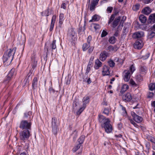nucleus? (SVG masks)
<instances>
[{"instance_id":"f257e3e1","label":"nucleus","mask_w":155,"mask_h":155,"mask_svg":"<svg viewBox=\"0 0 155 155\" xmlns=\"http://www.w3.org/2000/svg\"><path fill=\"white\" fill-rule=\"evenodd\" d=\"M99 121L101 123V127L104 128L106 133H110L112 130V126L110 123V120L102 115H99Z\"/></svg>"},{"instance_id":"f03ea898","label":"nucleus","mask_w":155,"mask_h":155,"mask_svg":"<svg viewBox=\"0 0 155 155\" xmlns=\"http://www.w3.org/2000/svg\"><path fill=\"white\" fill-rule=\"evenodd\" d=\"M16 48L10 49L7 50L3 56V62L6 66L9 65L13 60V56L15 52Z\"/></svg>"},{"instance_id":"7ed1b4c3","label":"nucleus","mask_w":155,"mask_h":155,"mask_svg":"<svg viewBox=\"0 0 155 155\" xmlns=\"http://www.w3.org/2000/svg\"><path fill=\"white\" fill-rule=\"evenodd\" d=\"M135 69L133 64L130 67L129 70H125L123 72V78L125 81H128L130 78L131 74H132Z\"/></svg>"},{"instance_id":"20e7f679","label":"nucleus","mask_w":155,"mask_h":155,"mask_svg":"<svg viewBox=\"0 0 155 155\" xmlns=\"http://www.w3.org/2000/svg\"><path fill=\"white\" fill-rule=\"evenodd\" d=\"M31 130H24L19 133V137L21 140L24 141L30 137Z\"/></svg>"},{"instance_id":"39448f33","label":"nucleus","mask_w":155,"mask_h":155,"mask_svg":"<svg viewBox=\"0 0 155 155\" xmlns=\"http://www.w3.org/2000/svg\"><path fill=\"white\" fill-rule=\"evenodd\" d=\"M31 125L30 121L23 120L20 122L19 127L22 130H31Z\"/></svg>"},{"instance_id":"423d86ee","label":"nucleus","mask_w":155,"mask_h":155,"mask_svg":"<svg viewBox=\"0 0 155 155\" xmlns=\"http://www.w3.org/2000/svg\"><path fill=\"white\" fill-rule=\"evenodd\" d=\"M89 97L88 96H87L83 97L82 100L83 105L82 107H81L79 109V110L77 111V114L79 115L81 113L86 107L87 104L89 103Z\"/></svg>"},{"instance_id":"0eeeda50","label":"nucleus","mask_w":155,"mask_h":155,"mask_svg":"<svg viewBox=\"0 0 155 155\" xmlns=\"http://www.w3.org/2000/svg\"><path fill=\"white\" fill-rule=\"evenodd\" d=\"M57 120L55 117H53L52 119L51 128L54 134H56L58 130L57 125Z\"/></svg>"},{"instance_id":"6e6552de","label":"nucleus","mask_w":155,"mask_h":155,"mask_svg":"<svg viewBox=\"0 0 155 155\" xmlns=\"http://www.w3.org/2000/svg\"><path fill=\"white\" fill-rule=\"evenodd\" d=\"M131 115L134 120L137 123H140L142 121V118L137 115L135 113H131Z\"/></svg>"},{"instance_id":"1a4fd4ad","label":"nucleus","mask_w":155,"mask_h":155,"mask_svg":"<svg viewBox=\"0 0 155 155\" xmlns=\"http://www.w3.org/2000/svg\"><path fill=\"white\" fill-rule=\"evenodd\" d=\"M144 32L141 31L136 32L133 35V37L134 38L138 39L141 38L144 36Z\"/></svg>"},{"instance_id":"9d476101","label":"nucleus","mask_w":155,"mask_h":155,"mask_svg":"<svg viewBox=\"0 0 155 155\" xmlns=\"http://www.w3.org/2000/svg\"><path fill=\"white\" fill-rule=\"evenodd\" d=\"M143 46V43L142 41H136L134 44V47L137 49H141Z\"/></svg>"},{"instance_id":"9b49d317","label":"nucleus","mask_w":155,"mask_h":155,"mask_svg":"<svg viewBox=\"0 0 155 155\" xmlns=\"http://www.w3.org/2000/svg\"><path fill=\"white\" fill-rule=\"evenodd\" d=\"M123 100L125 102L130 101L132 99V96L129 93H127L124 95L122 97Z\"/></svg>"},{"instance_id":"f8f14e48","label":"nucleus","mask_w":155,"mask_h":155,"mask_svg":"<svg viewBox=\"0 0 155 155\" xmlns=\"http://www.w3.org/2000/svg\"><path fill=\"white\" fill-rule=\"evenodd\" d=\"M109 68L106 65H104L102 71V74L103 76L108 75L109 74Z\"/></svg>"},{"instance_id":"ddd939ff","label":"nucleus","mask_w":155,"mask_h":155,"mask_svg":"<svg viewBox=\"0 0 155 155\" xmlns=\"http://www.w3.org/2000/svg\"><path fill=\"white\" fill-rule=\"evenodd\" d=\"M99 0H93L91 3L90 6V10L92 11L94 9L95 7L97 5Z\"/></svg>"},{"instance_id":"4468645a","label":"nucleus","mask_w":155,"mask_h":155,"mask_svg":"<svg viewBox=\"0 0 155 155\" xmlns=\"http://www.w3.org/2000/svg\"><path fill=\"white\" fill-rule=\"evenodd\" d=\"M108 55V53L105 51H103L100 54L99 59L102 61H104Z\"/></svg>"},{"instance_id":"2eb2a0df","label":"nucleus","mask_w":155,"mask_h":155,"mask_svg":"<svg viewBox=\"0 0 155 155\" xmlns=\"http://www.w3.org/2000/svg\"><path fill=\"white\" fill-rule=\"evenodd\" d=\"M95 64L94 68L96 69H98L102 65V62L98 59L95 60Z\"/></svg>"},{"instance_id":"dca6fc26","label":"nucleus","mask_w":155,"mask_h":155,"mask_svg":"<svg viewBox=\"0 0 155 155\" xmlns=\"http://www.w3.org/2000/svg\"><path fill=\"white\" fill-rule=\"evenodd\" d=\"M120 19L121 18L120 16H119L115 19L112 23V26L113 28H115L118 25L120 22Z\"/></svg>"},{"instance_id":"f3484780","label":"nucleus","mask_w":155,"mask_h":155,"mask_svg":"<svg viewBox=\"0 0 155 155\" xmlns=\"http://www.w3.org/2000/svg\"><path fill=\"white\" fill-rule=\"evenodd\" d=\"M59 19L58 22V26L59 27H61L62 24L64 20V15L62 13L60 14L59 15Z\"/></svg>"},{"instance_id":"a211bd4d","label":"nucleus","mask_w":155,"mask_h":155,"mask_svg":"<svg viewBox=\"0 0 155 155\" xmlns=\"http://www.w3.org/2000/svg\"><path fill=\"white\" fill-rule=\"evenodd\" d=\"M56 19V16L55 15H54L51 19V23L50 25V31H51L54 28V23L55 22V21Z\"/></svg>"},{"instance_id":"6ab92c4d","label":"nucleus","mask_w":155,"mask_h":155,"mask_svg":"<svg viewBox=\"0 0 155 155\" xmlns=\"http://www.w3.org/2000/svg\"><path fill=\"white\" fill-rule=\"evenodd\" d=\"M86 23L85 21L84 24V25L83 27L81 26H80L79 28H78V34L79 35H81L83 32L84 31V30H85V26L86 25Z\"/></svg>"},{"instance_id":"aec40b11","label":"nucleus","mask_w":155,"mask_h":155,"mask_svg":"<svg viewBox=\"0 0 155 155\" xmlns=\"http://www.w3.org/2000/svg\"><path fill=\"white\" fill-rule=\"evenodd\" d=\"M31 65L32 67V68L34 69L37 65V60L36 59L35 57H32L31 58Z\"/></svg>"},{"instance_id":"412c9836","label":"nucleus","mask_w":155,"mask_h":155,"mask_svg":"<svg viewBox=\"0 0 155 155\" xmlns=\"http://www.w3.org/2000/svg\"><path fill=\"white\" fill-rule=\"evenodd\" d=\"M142 12L143 13L146 15H148L151 12V10L149 7H147L143 9Z\"/></svg>"},{"instance_id":"4be33fe9","label":"nucleus","mask_w":155,"mask_h":155,"mask_svg":"<svg viewBox=\"0 0 155 155\" xmlns=\"http://www.w3.org/2000/svg\"><path fill=\"white\" fill-rule=\"evenodd\" d=\"M123 24L121 25H119L117 28L116 29V31L114 34V35L116 37H118L119 35V31H120L123 26Z\"/></svg>"},{"instance_id":"5701e85b","label":"nucleus","mask_w":155,"mask_h":155,"mask_svg":"<svg viewBox=\"0 0 155 155\" xmlns=\"http://www.w3.org/2000/svg\"><path fill=\"white\" fill-rule=\"evenodd\" d=\"M38 79L37 78H35L32 81V88L35 89L37 86L38 84Z\"/></svg>"},{"instance_id":"b1692460","label":"nucleus","mask_w":155,"mask_h":155,"mask_svg":"<svg viewBox=\"0 0 155 155\" xmlns=\"http://www.w3.org/2000/svg\"><path fill=\"white\" fill-rule=\"evenodd\" d=\"M140 71L143 74H145L147 71V69L145 66H141L140 68Z\"/></svg>"},{"instance_id":"393cba45","label":"nucleus","mask_w":155,"mask_h":155,"mask_svg":"<svg viewBox=\"0 0 155 155\" xmlns=\"http://www.w3.org/2000/svg\"><path fill=\"white\" fill-rule=\"evenodd\" d=\"M140 21L142 23H144L146 22L147 21V18L143 15H140L139 17Z\"/></svg>"},{"instance_id":"a878e982","label":"nucleus","mask_w":155,"mask_h":155,"mask_svg":"<svg viewBox=\"0 0 155 155\" xmlns=\"http://www.w3.org/2000/svg\"><path fill=\"white\" fill-rule=\"evenodd\" d=\"M150 22L151 23H155V13L151 14L149 18Z\"/></svg>"},{"instance_id":"bb28decb","label":"nucleus","mask_w":155,"mask_h":155,"mask_svg":"<svg viewBox=\"0 0 155 155\" xmlns=\"http://www.w3.org/2000/svg\"><path fill=\"white\" fill-rule=\"evenodd\" d=\"M100 19V17L97 15H95L92 18V19L89 21V22H92L95 21H97Z\"/></svg>"},{"instance_id":"cd10ccee","label":"nucleus","mask_w":155,"mask_h":155,"mask_svg":"<svg viewBox=\"0 0 155 155\" xmlns=\"http://www.w3.org/2000/svg\"><path fill=\"white\" fill-rule=\"evenodd\" d=\"M114 61L115 62H117L118 64H120L122 65L124 62V60L123 59L119 58H115Z\"/></svg>"},{"instance_id":"c85d7f7f","label":"nucleus","mask_w":155,"mask_h":155,"mask_svg":"<svg viewBox=\"0 0 155 155\" xmlns=\"http://www.w3.org/2000/svg\"><path fill=\"white\" fill-rule=\"evenodd\" d=\"M108 48L109 51H110L115 52L118 49L117 48L116 46H109Z\"/></svg>"},{"instance_id":"c756f323","label":"nucleus","mask_w":155,"mask_h":155,"mask_svg":"<svg viewBox=\"0 0 155 155\" xmlns=\"http://www.w3.org/2000/svg\"><path fill=\"white\" fill-rule=\"evenodd\" d=\"M90 46V44H87V43H84L82 46V49L83 51H86Z\"/></svg>"},{"instance_id":"7c9ffc66","label":"nucleus","mask_w":155,"mask_h":155,"mask_svg":"<svg viewBox=\"0 0 155 155\" xmlns=\"http://www.w3.org/2000/svg\"><path fill=\"white\" fill-rule=\"evenodd\" d=\"M129 88L128 86L126 84H124L122 87L120 91V92H124L126 91Z\"/></svg>"},{"instance_id":"2f4dec72","label":"nucleus","mask_w":155,"mask_h":155,"mask_svg":"<svg viewBox=\"0 0 155 155\" xmlns=\"http://www.w3.org/2000/svg\"><path fill=\"white\" fill-rule=\"evenodd\" d=\"M15 68H12L10 71H9V73L8 75L11 77L12 78L13 76L15 74Z\"/></svg>"},{"instance_id":"473e14b6","label":"nucleus","mask_w":155,"mask_h":155,"mask_svg":"<svg viewBox=\"0 0 155 155\" xmlns=\"http://www.w3.org/2000/svg\"><path fill=\"white\" fill-rule=\"evenodd\" d=\"M155 37V32L153 31L150 32L148 33V39H151Z\"/></svg>"},{"instance_id":"72a5a7b5","label":"nucleus","mask_w":155,"mask_h":155,"mask_svg":"<svg viewBox=\"0 0 155 155\" xmlns=\"http://www.w3.org/2000/svg\"><path fill=\"white\" fill-rule=\"evenodd\" d=\"M84 139L85 136H81L78 140L79 144H80L81 145L82 144L84 141Z\"/></svg>"},{"instance_id":"f704fd0d","label":"nucleus","mask_w":155,"mask_h":155,"mask_svg":"<svg viewBox=\"0 0 155 155\" xmlns=\"http://www.w3.org/2000/svg\"><path fill=\"white\" fill-rule=\"evenodd\" d=\"M117 41L116 38L114 36L110 37L109 39V42L111 44H114Z\"/></svg>"},{"instance_id":"c9c22d12","label":"nucleus","mask_w":155,"mask_h":155,"mask_svg":"<svg viewBox=\"0 0 155 155\" xmlns=\"http://www.w3.org/2000/svg\"><path fill=\"white\" fill-rule=\"evenodd\" d=\"M136 80L139 82L143 80V77L140 74L137 75L136 77Z\"/></svg>"},{"instance_id":"e433bc0d","label":"nucleus","mask_w":155,"mask_h":155,"mask_svg":"<svg viewBox=\"0 0 155 155\" xmlns=\"http://www.w3.org/2000/svg\"><path fill=\"white\" fill-rule=\"evenodd\" d=\"M81 145L80 144H78L75 146L73 148L72 151L73 152H76L80 147Z\"/></svg>"},{"instance_id":"4c0bfd02","label":"nucleus","mask_w":155,"mask_h":155,"mask_svg":"<svg viewBox=\"0 0 155 155\" xmlns=\"http://www.w3.org/2000/svg\"><path fill=\"white\" fill-rule=\"evenodd\" d=\"M147 140L150 141L152 143H155V139L150 136H148L147 137Z\"/></svg>"},{"instance_id":"58836bf2","label":"nucleus","mask_w":155,"mask_h":155,"mask_svg":"<svg viewBox=\"0 0 155 155\" xmlns=\"http://www.w3.org/2000/svg\"><path fill=\"white\" fill-rule=\"evenodd\" d=\"M150 54L148 52H146L145 54L142 56V58L144 60L147 59L150 56Z\"/></svg>"},{"instance_id":"ea45409f","label":"nucleus","mask_w":155,"mask_h":155,"mask_svg":"<svg viewBox=\"0 0 155 155\" xmlns=\"http://www.w3.org/2000/svg\"><path fill=\"white\" fill-rule=\"evenodd\" d=\"M109 65L110 67H114L115 64L112 60H110L108 61Z\"/></svg>"},{"instance_id":"a19ab883","label":"nucleus","mask_w":155,"mask_h":155,"mask_svg":"<svg viewBox=\"0 0 155 155\" xmlns=\"http://www.w3.org/2000/svg\"><path fill=\"white\" fill-rule=\"evenodd\" d=\"M56 41L55 40H54L53 41L52 43L51 44V46L52 49H55L56 48Z\"/></svg>"},{"instance_id":"79ce46f5","label":"nucleus","mask_w":155,"mask_h":155,"mask_svg":"<svg viewBox=\"0 0 155 155\" xmlns=\"http://www.w3.org/2000/svg\"><path fill=\"white\" fill-rule=\"evenodd\" d=\"M149 89L151 91H153L155 88V84L151 83L149 84Z\"/></svg>"},{"instance_id":"37998d69","label":"nucleus","mask_w":155,"mask_h":155,"mask_svg":"<svg viewBox=\"0 0 155 155\" xmlns=\"http://www.w3.org/2000/svg\"><path fill=\"white\" fill-rule=\"evenodd\" d=\"M12 78L9 76L8 75L6 77H5V78L4 80V81L6 83H7Z\"/></svg>"},{"instance_id":"c03bdc74","label":"nucleus","mask_w":155,"mask_h":155,"mask_svg":"<svg viewBox=\"0 0 155 155\" xmlns=\"http://www.w3.org/2000/svg\"><path fill=\"white\" fill-rule=\"evenodd\" d=\"M115 18L114 15H112L108 21V24H110L114 20Z\"/></svg>"},{"instance_id":"a18cd8bd","label":"nucleus","mask_w":155,"mask_h":155,"mask_svg":"<svg viewBox=\"0 0 155 155\" xmlns=\"http://www.w3.org/2000/svg\"><path fill=\"white\" fill-rule=\"evenodd\" d=\"M140 7V5L139 4H137L134 6L133 7V9L134 10L137 11L139 9Z\"/></svg>"},{"instance_id":"49530a36","label":"nucleus","mask_w":155,"mask_h":155,"mask_svg":"<svg viewBox=\"0 0 155 155\" xmlns=\"http://www.w3.org/2000/svg\"><path fill=\"white\" fill-rule=\"evenodd\" d=\"M154 95L153 92H149L147 94V97L148 98H150L153 97Z\"/></svg>"},{"instance_id":"de8ad7c7","label":"nucleus","mask_w":155,"mask_h":155,"mask_svg":"<svg viewBox=\"0 0 155 155\" xmlns=\"http://www.w3.org/2000/svg\"><path fill=\"white\" fill-rule=\"evenodd\" d=\"M93 25H94V28L95 29V30H97L98 29H99L100 28V25L98 24H93Z\"/></svg>"},{"instance_id":"09e8293b","label":"nucleus","mask_w":155,"mask_h":155,"mask_svg":"<svg viewBox=\"0 0 155 155\" xmlns=\"http://www.w3.org/2000/svg\"><path fill=\"white\" fill-rule=\"evenodd\" d=\"M113 9V8L111 7H107V12L109 13H110L111 12Z\"/></svg>"},{"instance_id":"8fccbe9b","label":"nucleus","mask_w":155,"mask_h":155,"mask_svg":"<svg viewBox=\"0 0 155 155\" xmlns=\"http://www.w3.org/2000/svg\"><path fill=\"white\" fill-rule=\"evenodd\" d=\"M130 123L133 124L136 127H137L138 125L132 119H129Z\"/></svg>"},{"instance_id":"3c124183","label":"nucleus","mask_w":155,"mask_h":155,"mask_svg":"<svg viewBox=\"0 0 155 155\" xmlns=\"http://www.w3.org/2000/svg\"><path fill=\"white\" fill-rule=\"evenodd\" d=\"M107 32L105 30H103L101 35V37H104L107 35Z\"/></svg>"},{"instance_id":"603ef678","label":"nucleus","mask_w":155,"mask_h":155,"mask_svg":"<svg viewBox=\"0 0 155 155\" xmlns=\"http://www.w3.org/2000/svg\"><path fill=\"white\" fill-rule=\"evenodd\" d=\"M121 107L122 110L123 111L124 115H127V112L125 110V108L122 105H121Z\"/></svg>"},{"instance_id":"864d4df0","label":"nucleus","mask_w":155,"mask_h":155,"mask_svg":"<svg viewBox=\"0 0 155 155\" xmlns=\"http://www.w3.org/2000/svg\"><path fill=\"white\" fill-rule=\"evenodd\" d=\"M130 81L129 82V83L132 85H136V84L135 83L134 81L132 79H130V80H129Z\"/></svg>"},{"instance_id":"5fc2aeb1","label":"nucleus","mask_w":155,"mask_h":155,"mask_svg":"<svg viewBox=\"0 0 155 155\" xmlns=\"http://www.w3.org/2000/svg\"><path fill=\"white\" fill-rule=\"evenodd\" d=\"M109 110L107 108H105L103 112V113L104 114H105L108 115L109 114Z\"/></svg>"},{"instance_id":"6e6d98bb","label":"nucleus","mask_w":155,"mask_h":155,"mask_svg":"<svg viewBox=\"0 0 155 155\" xmlns=\"http://www.w3.org/2000/svg\"><path fill=\"white\" fill-rule=\"evenodd\" d=\"M153 0H143V2L145 4H148L151 2Z\"/></svg>"},{"instance_id":"4d7b16f0","label":"nucleus","mask_w":155,"mask_h":155,"mask_svg":"<svg viewBox=\"0 0 155 155\" xmlns=\"http://www.w3.org/2000/svg\"><path fill=\"white\" fill-rule=\"evenodd\" d=\"M92 37L91 36H89L87 39V44H90V42L91 40Z\"/></svg>"},{"instance_id":"13d9d810","label":"nucleus","mask_w":155,"mask_h":155,"mask_svg":"<svg viewBox=\"0 0 155 155\" xmlns=\"http://www.w3.org/2000/svg\"><path fill=\"white\" fill-rule=\"evenodd\" d=\"M94 49V47L93 46H91L90 47L88 50V52L89 54H91L92 52L93 51V49Z\"/></svg>"},{"instance_id":"bf43d9fd","label":"nucleus","mask_w":155,"mask_h":155,"mask_svg":"<svg viewBox=\"0 0 155 155\" xmlns=\"http://www.w3.org/2000/svg\"><path fill=\"white\" fill-rule=\"evenodd\" d=\"M66 4L65 3H62L61 6V8H63V9H65L66 8Z\"/></svg>"},{"instance_id":"052dcab7","label":"nucleus","mask_w":155,"mask_h":155,"mask_svg":"<svg viewBox=\"0 0 155 155\" xmlns=\"http://www.w3.org/2000/svg\"><path fill=\"white\" fill-rule=\"evenodd\" d=\"M145 145L146 147H147V149L148 150H149L150 146V143L149 142H147L146 143Z\"/></svg>"},{"instance_id":"680f3d73","label":"nucleus","mask_w":155,"mask_h":155,"mask_svg":"<svg viewBox=\"0 0 155 155\" xmlns=\"http://www.w3.org/2000/svg\"><path fill=\"white\" fill-rule=\"evenodd\" d=\"M31 112L29 111V112L28 113H25L24 114V117H28V115H30V114H31Z\"/></svg>"},{"instance_id":"e2e57ef3","label":"nucleus","mask_w":155,"mask_h":155,"mask_svg":"<svg viewBox=\"0 0 155 155\" xmlns=\"http://www.w3.org/2000/svg\"><path fill=\"white\" fill-rule=\"evenodd\" d=\"M91 70V67H87V68L85 73L86 74H87Z\"/></svg>"},{"instance_id":"0e129e2a","label":"nucleus","mask_w":155,"mask_h":155,"mask_svg":"<svg viewBox=\"0 0 155 155\" xmlns=\"http://www.w3.org/2000/svg\"><path fill=\"white\" fill-rule=\"evenodd\" d=\"M127 28L126 27H124V28L123 31V32L124 34H126V33H127V31H126Z\"/></svg>"},{"instance_id":"69168bd1","label":"nucleus","mask_w":155,"mask_h":155,"mask_svg":"<svg viewBox=\"0 0 155 155\" xmlns=\"http://www.w3.org/2000/svg\"><path fill=\"white\" fill-rule=\"evenodd\" d=\"M126 19V17L125 16H123L122 18L121 22H123L125 21Z\"/></svg>"},{"instance_id":"338daca9","label":"nucleus","mask_w":155,"mask_h":155,"mask_svg":"<svg viewBox=\"0 0 155 155\" xmlns=\"http://www.w3.org/2000/svg\"><path fill=\"white\" fill-rule=\"evenodd\" d=\"M70 80L68 78H67L66 80V84H70Z\"/></svg>"},{"instance_id":"774afa93","label":"nucleus","mask_w":155,"mask_h":155,"mask_svg":"<svg viewBox=\"0 0 155 155\" xmlns=\"http://www.w3.org/2000/svg\"><path fill=\"white\" fill-rule=\"evenodd\" d=\"M136 155H145V154L143 153H140L137 152V153H136Z\"/></svg>"}]
</instances>
